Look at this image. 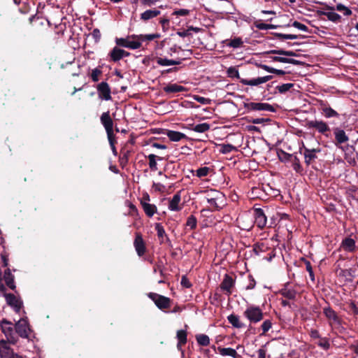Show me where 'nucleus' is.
I'll use <instances>...</instances> for the list:
<instances>
[{"instance_id":"1","label":"nucleus","mask_w":358,"mask_h":358,"mask_svg":"<svg viewBox=\"0 0 358 358\" xmlns=\"http://www.w3.org/2000/svg\"><path fill=\"white\" fill-rule=\"evenodd\" d=\"M243 315L250 323H257L260 322L264 317L262 310L257 306L249 305L243 313Z\"/></svg>"},{"instance_id":"2","label":"nucleus","mask_w":358,"mask_h":358,"mask_svg":"<svg viewBox=\"0 0 358 358\" xmlns=\"http://www.w3.org/2000/svg\"><path fill=\"white\" fill-rule=\"evenodd\" d=\"M205 199H206L209 207L214 209L220 208V205L223 202L224 195L219 191L210 189L206 192Z\"/></svg>"},{"instance_id":"3","label":"nucleus","mask_w":358,"mask_h":358,"mask_svg":"<svg viewBox=\"0 0 358 358\" xmlns=\"http://www.w3.org/2000/svg\"><path fill=\"white\" fill-rule=\"evenodd\" d=\"M2 332L4 334L8 341L11 344H15L18 341V337L16 336L15 330L13 329L12 322L3 320L1 322Z\"/></svg>"},{"instance_id":"4","label":"nucleus","mask_w":358,"mask_h":358,"mask_svg":"<svg viewBox=\"0 0 358 358\" xmlns=\"http://www.w3.org/2000/svg\"><path fill=\"white\" fill-rule=\"evenodd\" d=\"M15 333L22 338L30 339L31 330L27 318H21L15 325Z\"/></svg>"},{"instance_id":"5","label":"nucleus","mask_w":358,"mask_h":358,"mask_svg":"<svg viewBox=\"0 0 358 358\" xmlns=\"http://www.w3.org/2000/svg\"><path fill=\"white\" fill-rule=\"evenodd\" d=\"M243 106L248 110L273 112L274 108L268 103L244 102Z\"/></svg>"},{"instance_id":"6","label":"nucleus","mask_w":358,"mask_h":358,"mask_svg":"<svg viewBox=\"0 0 358 358\" xmlns=\"http://www.w3.org/2000/svg\"><path fill=\"white\" fill-rule=\"evenodd\" d=\"M101 122L103 125L107 134L108 136V139L110 141V144L111 145L113 150H115V147L113 145V143L111 138V134L113 133V122L110 116L109 112L103 113L101 116Z\"/></svg>"},{"instance_id":"7","label":"nucleus","mask_w":358,"mask_h":358,"mask_svg":"<svg viewBox=\"0 0 358 358\" xmlns=\"http://www.w3.org/2000/svg\"><path fill=\"white\" fill-rule=\"evenodd\" d=\"M148 297L151 299L159 309H164L170 307V299L156 293H149Z\"/></svg>"},{"instance_id":"8","label":"nucleus","mask_w":358,"mask_h":358,"mask_svg":"<svg viewBox=\"0 0 358 358\" xmlns=\"http://www.w3.org/2000/svg\"><path fill=\"white\" fill-rule=\"evenodd\" d=\"M309 128L315 129L319 133L324 134L327 137L329 136L327 134L330 131V128L328 124L322 120H311L308 123Z\"/></svg>"},{"instance_id":"9","label":"nucleus","mask_w":358,"mask_h":358,"mask_svg":"<svg viewBox=\"0 0 358 358\" xmlns=\"http://www.w3.org/2000/svg\"><path fill=\"white\" fill-rule=\"evenodd\" d=\"M303 150L305 162L308 165L312 164L317 158V154L322 151L319 145L317 148H313L303 147Z\"/></svg>"},{"instance_id":"10","label":"nucleus","mask_w":358,"mask_h":358,"mask_svg":"<svg viewBox=\"0 0 358 358\" xmlns=\"http://www.w3.org/2000/svg\"><path fill=\"white\" fill-rule=\"evenodd\" d=\"M168 208L171 211L178 212L183 208V203H181L180 192H178L169 200Z\"/></svg>"},{"instance_id":"11","label":"nucleus","mask_w":358,"mask_h":358,"mask_svg":"<svg viewBox=\"0 0 358 358\" xmlns=\"http://www.w3.org/2000/svg\"><path fill=\"white\" fill-rule=\"evenodd\" d=\"M255 224L259 229H264L267 223V217L262 208L254 210Z\"/></svg>"},{"instance_id":"12","label":"nucleus","mask_w":358,"mask_h":358,"mask_svg":"<svg viewBox=\"0 0 358 358\" xmlns=\"http://www.w3.org/2000/svg\"><path fill=\"white\" fill-rule=\"evenodd\" d=\"M97 92L101 99L109 101L112 99L110 88L106 82H101L98 85Z\"/></svg>"},{"instance_id":"13","label":"nucleus","mask_w":358,"mask_h":358,"mask_svg":"<svg viewBox=\"0 0 358 358\" xmlns=\"http://www.w3.org/2000/svg\"><path fill=\"white\" fill-rule=\"evenodd\" d=\"M5 298L7 303L11 306L16 313H19L23 304L22 301L13 294H5Z\"/></svg>"},{"instance_id":"14","label":"nucleus","mask_w":358,"mask_h":358,"mask_svg":"<svg viewBox=\"0 0 358 358\" xmlns=\"http://www.w3.org/2000/svg\"><path fill=\"white\" fill-rule=\"evenodd\" d=\"M272 78H273L272 76H265L263 77H258L257 78H253V79H250V80L243 78L241 80V83L245 85L257 86V85H259L261 84L268 82V80H271Z\"/></svg>"},{"instance_id":"15","label":"nucleus","mask_w":358,"mask_h":358,"mask_svg":"<svg viewBox=\"0 0 358 358\" xmlns=\"http://www.w3.org/2000/svg\"><path fill=\"white\" fill-rule=\"evenodd\" d=\"M234 285V281L233 278L228 275H225L223 281L220 285V288L225 292V294L229 296L231 294V288Z\"/></svg>"},{"instance_id":"16","label":"nucleus","mask_w":358,"mask_h":358,"mask_svg":"<svg viewBox=\"0 0 358 358\" xmlns=\"http://www.w3.org/2000/svg\"><path fill=\"white\" fill-rule=\"evenodd\" d=\"M139 35H130L128 36V42L127 43L126 48L131 50L138 49L141 47L142 43L140 39Z\"/></svg>"},{"instance_id":"17","label":"nucleus","mask_w":358,"mask_h":358,"mask_svg":"<svg viewBox=\"0 0 358 358\" xmlns=\"http://www.w3.org/2000/svg\"><path fill=\"white\" fill-rule=\"evenodd\" d=\"M135 250L138 256H143L145 252V246L141 234H137L134 242Z\"/></svg>"},{"instance_id":"18","label":"nucleus","mask_w":358,"mask_h":358,"mask_svg":"<svg viewBox=\"0 0 358 358\" xmlns=\"http://www.w3.org/2000/svg\"><path fill=\"white\" fill-rule=\"evenodd\" d=\"M323 313L327 318L329 320V323L331 324H339L340 320L339 318L336 313V312L331 308L330 307H326L323 310Z\"/></svg>"},{"instance_id":"19","label":"nucleus","mask_w":358,"mask_h":358,"mask_svg":"<svg viewBox=\"0 0 358 358\" xmlns=\"http://www.w3.org/2000/svg\"><path fill=\"white\" fill-rule=\"evenodd\" d=\"M14 353L8 343L4 340L0 341V356L1 358H9Z\"/></svg>"},{"instance_id":"20","label":"nucleus","mask_w":358,"mask_h":358,"mask_svg":"<svg viewBox=\"0 0 358 358\" xmlns=\"http://www.w3.org/2000/svg\"><path fill=\"white\" fill-rule=\"evenodd\" d=\"M327 8L328 10H330L331 11L329 12H322V15H325L329 20L334 22H338L341 20V17L338 13L334 12V8L332 6H327Z\"/></svg>"},{"instance_id":"21","label":"nucleus","mask_w":358,"mask_h":358,"mask_svg":"<svg viewBox=\"0 0 358 358\" xmlns=\"http://www.w3.org/2000/svg\"><path fill=\"white\" fill-rule=\"evenodd\" d=\"M334 134L338 143H343L349 140L348 136L346 135L344 130L338 127L334 128Z\"/></svg>"},{"instance_id":"22","label":"nucleus","mask_w":358,"mask_h":358,"mask_svg":"<svg viewBox=\"0 0 358 358\" xmlns=\"http://www.w3.org/2000/svg\"><path fill=\"white\" fill-rule=\"evenodd\" d=\"M176 337L178 340V343L177 344V348L178 350L181 351L183 354V350L182 349V345H185L187 343V333L185 330H179L177 331Z\"/></svg>"},{"instance_id":"23","label":"nucleus","mask_w":358,"mask_h":358,"mask_svg":"<svg viewBox=\"0 0 358 358\" xmlns=\"http://www.w3.org/2000/svg\"><path fill=\"white\" fill-rule=\"evenodd\" d=\"M219 352L222 356H230L233 358H241L236 350L231 348H218Z\"/></svg>"},{"instance_id":"24","label":"nucleus","mask_w":358,"mask_h":358,"mask_svg":"<svg viewBox=\"0 0 358 358\" xmlns=\"http://www.w3.org/2000/svg\"><path fill=\"white\" fill-rule=\"evenodd\" d=\"M280 294L288 299H294L296 295V292L294 289L290 288L288 285H285L280 289Z\"/></svg>"},{"instance_id":"25","label":"nucleus","mask_w":358,"mask_h":358,"mask_svg":"<svg viewBox=\"0 0 358 358\" xmlns=\"http://www.w3.org/2000/svg\"><path fill=\"white\" fill-rule=\"evenodd\" d=\"M160 14V10L157 9L147 10L141 13V19L143 21H148L152 19Z\"/></svg>"},{"instance_id":"26","label":"nucleus","mask_w":358,"mask_h":358,"mask_svg":"<svg viewBox=\"0 0 358 358\" xmlns=\"http://www.w3.org/2000/svg\"><path fill=\"white\" fill-rule=\"evenodd\" d=\"M142 208L145 215L149 217H152L157 211V206L155 204H151L150 203H143Z\"/></svg>"},{"instance_id":"27","label":"nucleus","mask_w":358,"mask_h":358,"mask_svg":"<svg viewBox=\"0 0 358 358\" xmlns=\"http://www.w3.org/2000/svg\"><path fill=\"white\" fill-rule=\"evenodd\" d=\"M4 280L6 285L12 289H14L15 286L14 284V276L11 273L10 268H7L4 272Z\"/></svg>"},{"instance_id":"28","label":"nucleus","mask_w":358,"mask_h":358,"mask_svg":"<svg viewBox=\"0 0 358 358\" xmlns=\"http://www.w3.org/2000/svg\"><path fill=\"white\" fill-rule=\"evenodd\" d=\"M227 320L235 328L241 329L244 327L243 323H242L238 315L231 314L227 317Z\"/></svg>"},{"instance_id":"29","label":"nucleus","mask_w":358,"mask_h":358,"mask_svg":"<svg viewBox=\"0 0 358 358\" xmlns=\"http://www.w3.org/2000/svg\"><path fill=\"white\" fill-rule=\"evenodd\" d=\"M156 62L159 66H167L171 65H178L180 64V61H176L173 59H169L166 58L157 57L156 59Z\"/></svg>"},{"instance_id":"30","label":"nucleus","mask_w":358,"mask_h":358,"mask_svg":"<svg viewBox=\"0 0 358 358\" xmlns=\"http://www.w3.org/2000/svg\"><path fill=\"white\" fill-rule=\"evenodd\" d=\"M343 249L348 252H352L355 249V241L350 238L344 239L342 242Z\"/></svg>"},{"instance_id":"31","label":"nucleus","mask_w":358,"mask_h":358,"mask_svg":"<svg viewBox=\"0 0 358 358\" xmlns=\"http://www.w3.org/2000/svg\"><path fill=\"white\" fill-rule=\"evenodd\" d=\"M166 135L171 141L174 142L180 141L182 138L185 137L184 134L176 131H168Z\"/></svg>"},{"instance_id":"32","label":"nucleus","mask_w":358,"mask_h":358,"mask_svg":"<svg viewBox=\"0 0 358 358\" xmlns=\"http://www.w3.org/2000/svg\"><path fill=\"white\" fill-rule=\"evenodd\" d=\"M210 128V124L206 122H204L196 125H192L191 129L197 133H204L208 131Z\"/></svg>"},{"instance_id":"33","label":"nucleus","mask_w":358,"mask_h":358,"mask_svg":"<svg viewBox=\"0 0 358 358\" xmlns=\"http://www.w3.org/2000/svg\"><path fill=\"white\" fill-rule=\"evenodd\" d=\"M184 87L177 84H170L164 87V92L167 93H176L183 91Z\"/></svg>"},{"instance_id":"34","label":"nucleus","mask_w":358,"mask_h":358,"mask_svg":"<svg viewBox=\"0 0 358 358\" xmlns=\"http://www.w3.org/2000/svg\"><path fill=\"white\" fill-rule=\"evenodd\" d=\"M121 53H122V49L115 47L109 53L110 59L113 62H117L122 59Z\"/></svg>"},{"instance_id":"35","label":"nucleus","mask_w":358,"mask_h":358,"mask_svg":"<svg viewBox=\"0 0 358 358\" xmlns=\"http://www.w3.org/2000/svg\"><path fill=\"white\" fill-rule=\"evenodd\" d=\"M155 229L158 237L160 238V242L163 243L164 239H169L163 226L160 223L155 224Z\"/></svg>"},{"instance_id":"36","label":"nucleus","mask_w":358,"mask_h":358,"mask_svg":"<svg viewBox=\"0 0 358 358\" xmlns=\"http://www.w3.org/2000/svg\"><path fill=\"white\" fill-rule=\"evenodd\" d=\"M271 59L273 62H281V63L292 64H298V61H296L294 59H289V58L283 57L274 56V57H271Z\"/></svg>"},{"instance_id":"37","label":"nucleus","mask_w":358,"mask_h":358,"mask_svg":"<svg viewBox=\"0 0 358 358\" xmlns=\"http://www.w3.org/2000/svg\"><path fill=\"white\" fill-rule=\"evenodd\" d=\"M196 340L201 346H208L210 344V338L206 334H198L196 336Z\"/></svg>"},{"instance_id":"38","label":"nucleus","mask_w":358,"mask_h":358,"mask_svg":"<svg viewBox=\"0 0 358 358\" xmlns=\"http://www.w3.org/2000/svg\"><path fill=\"white\" fill-rule=\"evenodd\" d=\"M266 53L275 54V55H284V56H290V57L296 56V53L294 51L284 50L282 49L271 50L270 51H268Z\"/></svg>"},{"instance_id":"39","label":"nucleus","mask_w":358,"mask_h":358,"mask_svg":"<svg viewBox=\"0 0 358 358\" xmlns=\"http://www.w3.org/2000/svg\"><path fill=\"white\" fill-rule=\"evenodd\" d=\"M160 34H139V37L141 41V43H143V42H145V41H151L152 40H155V39H157V38H160Z\"/></svg>"},{"instance_id":"40","label":"nucleus","mask_w":358,"mask_h":358,"mask_svg":"<svg viewBox=\"0 0 358 358\" xmlns=\"http://www.w3.org/2000/svg\"><path fill=\"white\" fill-rule=\"evenodd\" d=\"M243 41L241 38L236 37L231 39L227 44V46L231 47L233 48H238L242 46Z\"/></svg>"},{"instance_id":"41","label":"nucleus","mask_w":358,"mask_h":358,"mask_svg":"<svg viewBox=\"0 0 358 358\" xmlns=\"http://www.w3.org/2000/svg\"><path fill=\"white\" fill-rule=\"evenodd\" d=\"M336 9L339 12H342L345 16H350L352 15V10L342 3H338Z\"/></svg>"},{"instance_id":"42","label":"nucleus","mask_w":358,"mask_h":358,"mask_svg":"<svg viewBox=\"0 0 358 358\" xmlns=\"http://www.w3.org/2000/svg\"><path fill=\"white\" fill-rule=\"evenodd\" d=\"M294 87L293 83H285L281 85H278L276 89L280 94H284L288 92L291 88Z\"/></svg>"},{"instance_id":"43","label":"nucleus","mask_w":358,"mask_h":358,"mask_svg":"<svg viewBox=\"0 0 358 358\" xmlns=\"http://www.w3.org/2000/svg\"><path fill=\"white\" fill-rule=\"evenodd\" d=\"M197 224V220L195 216L190 215L188 217L187 220L186 222V226L189 227L191 229H194L196 228Z\"/></svg>"},{"instance_id":"44","label":"nucleus","mask_w":358,"mask_h":358,"mask_svg":"<svg viewBox=\"0 0 358 358\" xmlns=\"http://www.w3.org/2000/svg\"><path fill=\"white\" fill-rule=\"evenodd\" d=\"M157 156L154 154H150L148 155V158L149 159V166L152 170H157V162H156Z\"/></svg>"},{"instance_id":"45","label":"nucleus","mask_w":358,"mask_h":358,"mask_svg":"<svg viewBox=\"0 0 358 358\" xmlns=\"http://www.w3.org/2000/svg\"><path fill=\"white\" fill-rule=\"evenodd\" d=\"M255 26L259 30H268V29H275L276 27L273 24H266L264 22L256 23Z\"/></svg>"},{"instance_id":"46","label":"nucleus","mask_w":358,"mask_h":358,"mask_svg":"<svg viewBox=\"0 0 358 358\" xmlns=\"http://www.w3.org/2000/svg\"><path fill=\"white\" fill-rule=\"evenodd\" d=\"M262 334H265L272 327V322L270 320H266L263 322L262 326Z\"/></svg>"},{"instance_id":"47","label":"nucleus","mask_w":358,"mask_h":358,"mask_svg":"<svg viewBox=\"0 0 358 358\" xmlns=\"http://www.w3.org/2000/svg\"><path fill=\"white\" fill-rule=\"evenodd\" d=\"M209 170L210 169L206 166L199 168L196 171V176L199 178L206 176L209 173Z\"/></svg>"},{"instance_id":"48","label":"nucleus","mask_w":358,"mask_h":358,"mask_svg":"<svg viewBox=\"0 0 358 358\" xmlns=\"http://www.w3.org/2000/svg\"><path fill=\"white\" fill-rule=\"evenodd\" d=\"M227 75L230 78H239V72L236 67L231 66L227 69Z\"/></svg>"},{"instance_id":"49","label":"nucleus","mask_w":358,"mask_h":358,"mask_svg":"<svg viewBox=\"0 0 358 358\" xmlns=\"http://www.w3.org/2000/svg\"><path fill=\"white\" fill-rule=\"evenodd\" d=\"M220 146H221L220 152L222 154L229 153L235 149L234 146L229 145V144H222Z\"/></svg>"},{"instance_id":"50","label":"nucleus","mask_w":358,"mask_h":358,"mask_svg":"<svg viewBox=\"0 0 358 358\" xmlns=\"http://www.w3.org/2000/svg\"><path fill=\"white\" fill-rule=\"evenodd\" d=\"M292 26L301 30V31H305V32H308V31H309L308 27L306 25L299 22L298 21L293 22V23L292 24Z\"/></svg>"},{"instance_id":"51","label":"nucleus","mask_w":358,"mask_h":358,"mask_svg":"<svg viewBox=\"0 0 358 358\" xmlns=\"http://www.w3.org/2000/svg\"><path fill=\"white\" fill-rule=\"evenodd\" d=\"M323 110L327 117H337L338 115V113L331 108H325Z\"/></svg>"},{"instance_id":"52","label":"nucleus","mask_w":358,"mask_h":358,"mask_svg":"<svg viewBox=\"0 0 358 358\" xmlns=\"http://www.w3.org/2000/svg\"><path fill=\"white\" fill-rule=\"evenodd\" d=\"M152 187L155 192H164L166 190L165 185L159 182H154Z\"/></svg>"},{"instance_id":"53","label":"nucleus","mask_w":358,"mask_h":358,"mask_svg":"<svg viewBox=\"0 0 358 358\" xmlns=\"http://www.w3.org/2000/svg\"><path fill=\"white\" fill-rule=\"evenodd\" d=\"M292 163L293 169L296 171L299 172L301 169L299 159L296 157H294L293 159H292Z\"/></svg>"},{"instance_id":"54","label":"nucleus","mask_w":358,"mask_h":358,"mask_svg":"<svg viewBox=\"0 0 358 358\" xmlns=\"http://www.w3.org/2000/svg\"><path fill=\"white\" fill-rule=\"evenodd\" d=\"M101 74V71L99 69H94L92 71L91 78L94 82L99 80V76Z\"/></svg>"},{"instance_id":"55","label":"nucleus","mask_w":358,"mask_h":358,"mask_svg":"<svg viewBox=\"0 0 358 358\" xmlns=\"http://www.w3.org/2000/svg\"><path fill=\"white\" fill-rule=\"evenodd\" d=\"M190 13V10L188 9H178L174 10L173 15H178V16H186L188 15Z\"/></svg>"},{"instance_id":"56","label":"nucleus","mask_w":358,"mask_h":358,"mask_svg":"<svg viewBox=\"0 0 358 358\" xmlns=\"http://www.w3.org/2000/svg\"><path fill=\"white\" fill-rule=\"evenodd\" d=\"M317 345L324 350H328L330 347V344L326 338L321 339Z\"/></svg>"},{"instance_id":"57","label":"nucleus","mask_w":358,"mask_h":358,"mask_svg":"<svg viewBox=\"0 0 358 358\" xmlns=\"http://www.w3.org/2000/svg\"><path fill=\"white\" fill-rule=\"evenodd\" d=\"M115 42L117 45L126 48L127 43L128 42V36L125 38H116Z\"/></svg>"},{"instance_id":"58","label":"nucleus","mask_w":358,"mask_h":358,"mask_svg":"<svg viewBox=\"0 0 358 358\" xmlns=\"http://www.w3.org/2000/svg\"><path fill=\"white\" fill-rule=\"evenodd\" d=\"M181 285L186 288H189L192 286L191 282L186 276H182L181 278Z\"/></svg>"},{"instance_id":"59","label":"nucleus","mask_w":358,"mask_h":358,"mask_svg":"<svg viewBox=\"0 0 358 358\" xmlns=\"http://www.w3.org/2000/svg\"><path fill=\"white\" fill-rule=\"evenodd\" d=\"M150 201V198L149 194L147 192L143 193L142 195V197L141 199V206H143V203H149Z\"/></svg>"},{"instance_id":"60","label":"nucleus","mask_w":358,"mask_h":358,"mask_svg":"<svg viewBox=\"0 0 358 358\" xmlns=\"http://www.w3.org/2000/svg\"><path fill=\"white\" fill-rule=\"evenodd\" d=\"M177 34L182 38H185L186 36H190L191 32H189V30L186 29V30L178 31Z\"/></svg>"},{"instance_id":"61","label":"nucleus","mask_w":358,"mask_h":358,"mask_svg":"<svg viewBox=\"0 0 358 358\" xmlns=\"http://www.w3.org/2000/svg\"><path fill=\"white\" fill-rule=\"evenodd\" d=\"M306 270L309 273L310 277L313 280H314V275H313V268H312V266L310 265V263L308 262L306 263Z\"/></svg>"},{"instance_id":"62","label":"nucleus","mask_w":358,"mask_h":358,"mask_svg":"<svg viewBox=\"0 0 358 358\" xmlns=\"http://www.w3.org/2000/svg\"><path fill=\"white\" fill-rule=\"evenodd\" d=\"M259 66L268 73H273L274 68L268 66L266 64H259Z\"/></svg>"},{"instance_id":"63","label":"nucleus","mask_w":358,"mask_h":358,"mask_svg":"<svg viewBox=\"0 0 358 358\" xmlns=\"http://www.w3.org/2000/svg\"><path fill=\"white\" fill-rule=\"evenodd\" d=\"M258 358H266V351L264 348H260L258 351Z\"/></svg>"},{"instance_id":"64","label":"nucleus","mask_w":358,"mask_h":358,"mask_svg":"<svg viewBox=\"0 0 358 358\" xmlns=\"http://www.w3.org/2000/svg\"><path fill=\"white\" fill-rule=\"evenodd\" d=\"M310 335L313 338H320V334L317 330L316 329H311L310 332Z\"/></svg>"}]
</instances>
